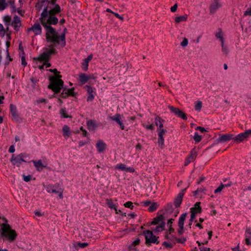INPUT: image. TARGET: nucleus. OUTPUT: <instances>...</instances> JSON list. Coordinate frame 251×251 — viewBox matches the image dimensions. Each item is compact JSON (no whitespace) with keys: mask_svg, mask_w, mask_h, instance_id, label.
Returning <instances> with one entry per match:
<instances>
[{"mask_svg":"<svg viewBox=\"0 0 251 251\" xmlns=\"http://www.w3.org/2000/svg\"><path fill=\"white\" fill-rule=\"evenodd\" d=\"M58 22V20L56 17L49 15L47 20L45 21V24L43 25V26L47 31L46 33L47 42H55L56 44L58 43L59 37L58 33L50 26V25H56Z\"/></svg>","mask_w":251,"mask_h":251,"instance_id":"1","label":"nucleus"},{"mask_svg":"<svg viewBox=\"0 0 251 251\" xmlns=\"http://www.w3.org/2000/svg\"><path fill=\"white\" fill-rule=\"evenodd\" d=\"M50 81V84L48 85V88L51 90L55 93H59L60 90L63 88L64 82L61 79H57V78L50 76L49 78Z\"/></svg>","mask_w":251,"mask_h":251,"instance_id":"2","label":"nucleus"},{"mask_svg":"<svg viewBox=\"0 0 251 251\" xmlns=\"http://www.w3.org/2000/svg\"><path fill=\"white\" fill-rule=\"evenodd\" d=\"M0 227L2 230V235H17L16 231L6 223L0 224Z\"/></svg>","mask_w":251,"mask_h":251,"instance_id":"3","label":"nucleus"},{"mask_svg":"<svg viewBox=\"0 0 251 251\" xmlns=\"http://www.w3.org/2000/svg\"><path fill=\"white\" fill-rule=\"evenodd\" d=\"M25 153H21L17 155L13 154L12 155V157L10 159V161L13 165L19 167L23 162H26L24 160V158H25Z\"/></svg>","mask_w":251,"mask_h":251,"instance_id":"4","label":"nucleus"},{"mask_svg":"<svg viewBox=\"0 0 251 251\" xmlns=\"http://www.w3.org/2000/svg\"><path fill=\"white\" fill-rule=\"evenodd\" d=\"M197 151L195 148H194L190 151V154L186 158L184 162V166H187L191 162H194L197 156Z\"/></svg>","mask_w":251,"mask_h":251,"instance_id":"5","label":"nucleus"},{"mask_svg":"<svg viewBox=\"0 0 251 251\" xmlns=\"http://www.w3.org/2000/svg\"><path fill=\"white\" fill-rule=\"evenodd\" d=\"M187 213H183L181 215L180 217L179 218L178 222V228L177 229V233L179 235H181L183 234V230H184V222L186 219V217L187 216Z\"/></svg>","mask_w":251,"mask_h":251,"instance_id":"6","label":"nucleus"},{"mask_svg":"<svg viewBox=\"0 0 251 251\" xmlns=\"http://www.w3.org/2000/svg\"><path fill=\"white\" fill-rule=\"evenodd\" d=\"M169 108L172 112L174 113L178 117L181 118L184 120H187V118L186 114L179 108L175 107L173 106H169Z\"/></svg>","mask_w":251,"mask_h":251,"instance_id":"7","label":"nucleus"},{"mask_svg":"<svg viewBox=\"0 0 251 251\" xmlns=\"http://www.w3.org/2000/svg\"><path fill=\"white\" fill-rule=\"evenodd\" d=\"M165 218L163 215H157V216L154 218L150 224V225H162V223H165L164 221Z\"/></svg>","mask_w":251,"mask_h":251,"instance_id":"8","label":"nucleus"},{"mask_svg":"<svg viewBox=\"0 0 251 251\" xmlns=\"http://www.w3.org/2000/svg\"><path fill=\"white\" fill-rule=\"evenodd\" d=\"M249 135L248 131H246L245 132L239 134L236 137H234L233 140L236 143H239L243 141L245 139H247Z\"/></svg>","mask_w":251,"mask_h":251,"instance_id":"9","label":"nucleus"},{"mask_svg":"<svg viewBox=\"0 0 251 251\" xmlns=\"http://www.w3.org/2000/svg\"><path fill=\"white\" fill-rule=\"evenodd\" d=\"M222 6L220 0H213L210 6V12L211 14L214 13L216 11Z\"/></svg>","mask_w":251,"mask_h":251,"instance_id":"10","label":"nucleus"},{"mask_svg":"<svg viewBox=\"0 0 251 251\" xmlns=\"http://www.w3.org/2000/svg\"><path fill=\"white\" fill-rule=\"evenodd\" d=\"M185 189L182 190L175 198L174 201V205L176 208L180 207L182 201L183 197L184 195V191Z\"/></svg>","mask_w":251,"mask_h":251,"instance_id":"11","label":"nucleus"},{"mask_svg":"<svg viewBox=\"0 0 251 251\" xmlns=\"http://www.w3.org/2000/svg\"><path fill=\"white\" fill-rule=\"evenodd\" d=\"M110 119L112 121L116 122L120 126L121 128L123 130L124 129L125 126L123 123L121 115L119 114H116L113 117H110Z\"/></svg>","mask_w":251,"mask_h":251,"instance_id":"12","label":"nucleus"},{"mask_svg":"<svg viewBox=\"0 0 251 251\" xmlns=\"http://www.w3.org/2000/svg\"><path fill=\"white\" fill-rule=\"evenodd\" d=\"M116 169H119L126 172L133 173L135 172V169L132 167H126L124 164L121 163L117 165L115 167Z\"/></svg>","mask_w":251,"mask_h":251,"instance_id":"13","label":"nucleus"},{"mask_svg":"<svg viewBox=\"0 0 251 251\" xmlns=\"http://www.w3.org/2000/svg\"><path fill=\"white\" fill-rule=\"evenodd\" d=\"M28 30L32 31L36 35H40L42 32V28L39 23H35L31 28H29Z\"/></svg>","mask_w":251,"mask_h":251,"instance_id":"14","label":"nucleus"},{"mask_svg":"<svg viewBox=\"0 0 251 251\" xmlns=\"http://www.w3.org/2000/svg\"><path fill=\"white\" fill-rule=\"evenodd\" d=\"M49 16V14L48 11V7H46L43 9L41 14V17L40 18V21L42 25L45 24V21L47 20Z\"/></svg>","mask_w":251,"mask_h":251,"instance_id":"15","label":"nucleus"},{"mask_svg":"<svg viewBox=\"0 0 251 251\" xmlns=\"http://www.w3.org/2000/svg\"><path fill=\"white\" fill-rule=\"evenodd\" d=\"M233 135L232 134H224L219 137L217 141L218 142H225L231 139L233 140Z\"/></svg>","mask_w":251,"mask_h":251,"instance_id":"16","label":"nucleus"},{"mask_svg":"<svg viewBox=\"0 0 251 251\" xmlns=\"http://www.w3.org/2000/svg\"><path fill=\"white\" fill-rule=\"evenodd\" d=\"M33 163H34V166L35 167L37 170L38 171H41L42 170L43 168L47 167V163L45 164H43L41 160H39L38 161H32Z\"/></svg>","mask_w":251,"mask_h":251,"instance_id":"17","label":"nucleus"},{"mask_svg":"<svg viewBox=\"0 0 251 251\" xmlns=\"http://www.w3.org/2000/svg\"><path fill=\"white\" fill-rule=\"evenodd\" d=\"M21 25V24L20 18L17 16H14L13 21V26L15 30L18 31Z\"/></svg>","mask_w":251,"mask_h":251,"instance_id":"18","label":"nucleus"},{"mask_svg":"<svg viewBox=\"0 0 251 251\" xmlns=\"http://www.w3.org/2000/svg\"><path fill=\"white\" fill-rule=\"evenodd\" d=\"M165 223H162V225H155V227H151L154 234H158L160 232L163 231L165 229Z\"/></svg>","mask_w":251,"mask_h":251,"instance_id":"19","label":"nucleus"},{"mask_svg":"<svg viewBox=\"0 0 251 251\" xmlns=\"http://www.w3.org/2000/svg\"><path fill=\"white\" fill-rule=\"evenodd\" d=\"M52 44L49 46V49H47V52L49 53V55L50 56L51 54H55L56 51L55 49L54 48V46H57L59 44V39H58V43L56 44L55 42H51Z\"/></svg>","mask_w":251,"mask_h":251,"instance_id":"20","label":"nucleus"},{"mask_svg":"<svg viewBox=\"0 0 251 251\" xmlns=\"http://www.w3.org/2000/svg\"><path fill=\"white\" fill-rule=\"evenodd\" d=\"M88 243L87 242L81 243L79 242H75L73 244V246L75 250L77 251L80 248H85L88 246Z\"/></svg>","mask_w":251,"mask_h":251,"instance_id":"21","label":"nucleus"},{"mask_svg":"<svg viewBox=\"0 0 251 251\" xmlns=\"http://www.w3.org/2000/svg\"><path fill=\"white\" fill-rule=\"evenodd\" d=\"M79 81L82 84L85 83L89 79L91 78V76L85 74H80L79 75Z\"/></svg>","mask_w":251,"mask_h":251,"instance_id":"22","label":"nucleus"},{"mask_svg":"<svg viewBox=\"0 0 251 251\" xmlns=\"http://www.w3.org/2000/svg\"><path fill=\"white\" fill-rule=\"evenodd\" d=\"M146 243L148 245H150L152 243H156L157 242V238L156 236H145Z\"/></svg>","mask_w":251,"mask_h":251,"instance_id":"23","label":"nucleus"},{"mask_svg":"<svg viewBox=\"0 0 251 251\" xmlns=\"http://www.w3.org/2000/svg\"><path fill=\"white\" fill-rule=\"evenodd\" d=\"M96 147L98 149V151L100 152H101L105 150V147H106V144L102 141L99 140L98 141V142L96 144Z\"/></svg>","mask_w":251,"mask_h":251,"instance_id":"24","label":"nucleus"},{"mask_svg":"<svg viewBox=\"0 0 251 251\" xmlns=\"http://www.w3.org/2000/svg\"><path fill=\"white\" fill-rule=\"evenodd\" d=\"M61 9L59 5L55 4V7L49 11V14L51 16H54L56 14L59 13Z\"/></svg>","mask_w":251,"mask_h":251,"instance_id":"25","label":"nucleus"},{"mask_svg":"<svg viewBox=\"0 0 251 251\" xmlns=\"http://www.w3.org/2000/svg\"><path fill=\"white\" fill-rule=\"evenodd\" d=\"M50 59L49 53L46 51L43 52L37 58L40 61H48Z\"/></svg>","mask_w":251,"mask_h":251,"instance_id":"26","label":"nucleus"},{"mask_svg":"<svg viewBox=\"0 0 251 251\" xmlns=\"http://www.w3.org/2000/svg\"><path fill=\"white\" fill-rule=\"evenodd\" d=\"M87 125L89 129L95 130L97 126L96 122L93 120H89L87 122Z\"/></svg>","mask_w":251,"mask_h":251,"instance_id":"27","label":"nucleus"},{"mask_svg":"<svg viewBox=\"0 0 251 251\" xmlns=\"http://www.w3.org/2000/svg\"><path fill=\"white\" fill-rule=\"evenodd\" d=\"M164 122V120L161 119V118L159 116H156L155 118V123L156 126H159V128L161 129L163 128V122Z\"/></svg>","mask_w":251,"mask_h":251,"instance_id":"28","label":"nucleus"},{"mask_svg":"<svg viewBox=\"0 0 251 251\" xmlns=\"http://www.w3.org/2000/svg\"><path fill=\"white\" fill-rule=\"evenodd\" d=\"M187 19V15H184L183 16H178L175 18V21L176 24H179L181 22L186 21Z\"/></svg>","mask_w":251,"mask_h":251,"instance_id":"29","label":"nucleus"},{"mask_svg":"<svg viewBox=\"0 0 251 251\" xmlns=\"http://www.w3.org/2000/svg\"><path fill=\"white\" fill-rule=\"evenodd\" d=\"M10 111L13 117L18 118V115L17 113L16 107L12 104H10Z\"/></svg>","mask_w":251,"mask_h":251,"instance_id":"30","label":"nucleus"},{"mask_svg":"<svg viewBox=\"0 0 251 251\" xmlns=\"http://www.w3.org/2000/svg\"><path fill=\"white\" fill-rule=\"evenodd\" d=\"M67 29L65 28L64 30V33L59 37V39H60L61 43L60 44L62 47H64L66 45V41H65V32Z\"/></svg>","mask_w":251,"mask_h":251,"instance_id":"31","label":"nucleus"},{"mask_svg":"<svg viewBox=\"0 0 251 251\" xmlns=\"http://www.w3.org/2000/svg\"><path fill=\"white\" fill-rule=\"evenodd\" d=\"M200 202H197L195 204V206L194 207H192V208H195L194 212L196 213V215L197 213H201V208L200 206Z\"/></svg>","mask_w":251,"mask_h":251,"instance_id":"32","label":"nucleus"},{"mask_svg":"<svg viewBox=\"0 0 251 251\" xmlns=\"http://www.w3.org/2000/svg\"><path fill=\"white\" fill-rule=\"evenodd\" d=\"M64 136H70V128L67 125H64L62 128Z\"/></svg>","mask_w":251,"mask_h":251,"instance_id":"33","label":"nucleus"},{"mask_svg":"<svg viewBox=\"0 0 251 251\" xmlns=\"http://www.w3.org/2000/svg\"><path fill=\"white\" fill-rule=\"evenodd\" d=\"M158 205L156 202H153L149 207L148 210L150 212H153L158 208Z\"/></svg>","mask_w":251,"mask_h":251,"instance_id":"34","label":"nucleus"},{"mask_svg":"<svg viewBox=\"0 0 251 251\" xmlns=\"http://www.w3.org/2000/svg\"><path fill=\"white\" fill-rule=\"evenodd\" d=\"M186 241V238H184V236H179L178 238L176 237L175 243H184Z\"/></svg>","mask_w":251,"mask_h":251,"instance_id":"35","label":"nucleus"},{"mask_svg":"<svg viewBox=\"0 0 251 251\" xmlns=\"http://www.w3.org/2000/svg\"><path fill=\"white\" fill-rule=\"evenodd\" d=\"M7 6V4L6 3V0H0V10L5 9Z\"/></svg>","mask_w":251,"mask_h":251,"instance_id":"36","label":"nucleus"},{"mask_svg":"<svg viewBox=\"0 0 251 251\" xmlns=\"http://www.w3.org/2000/svg\"><path fill=\"white\" fill-rule=\"evenodd\" d=\"M54 186H50L47 188L48 191L50 193H57L59 192V189L58 190H56L55 188H54Z\"/></svg>","mask_w":251,"mask_h":251,"instance_id":"37","label":"nucleus"},{"mask_svg":"<svg viewBox=\"0 0 251 251\" xmlns=\"http://www.w3.org/2000/svg\"><path fill=\"white\" fill-rule=\"evenodd\" d=\"M74 89L75 88L74 87L66 90V89H64V90H66V93L67 94L68 96H75V93L74 92Z\"/></svg>","mask_w":251,"mask_h":251,"instance_id":"38","label":"nucleus"},{"mask_svg":"<svg viewBox=\"0 0 251 251\" xmlns=\"http://www.w3.org/2000/svg\"><path fill=\"white\" fill-rule=\"evenodd\" d=\"M106 203L108 206V207L111 209L115 208L116 206L113 203V201L111 199H106Z\"/></svg>","mask_w":251,"mask_h":251,"instance_id":"39","label":"nucleus"},{"mask_svg":"<svg viewBox=\"0 0 251 251\" xmlns=\"http://www.w3.org/2000/svg\"><path fill=\"white\" fill-rule=\"evenodd\" d=\"M202 107V102L201 101H197L195 105V110L200 111Z\"/></svg>","mask_w":251,"mask_h":251,"instance_id":"40","label":"nucleus"},{"mask_svg":"<svg viewBox=\"0 0 251 251\" xmlns=\"http://www.w3.org/2000/svg\"><path fill=\"white\" fill-rule=\"evenodd\" d=\"M216 37L220 39L221 43L224 42V38L222 36V32L221 29H219V32L216 33Z\"/></svg>","mask_w":251,"mask_h":251,"instance_id":"41","label":"nucleus"},{"mask_svg":"<svg viewBox=\"0 0 251 251\" xmlns=\"http://www.w3.org/2000/svg\"><path fill=\"white\" fill-rule=\"evenodd\" d=\"M194 139L196 143H199L201 140V136L199 135L198 133L196 132L195 133Z\"/></svg>","mask_w":251,"mask_h":251,"instance_id":"42","label":"nucleus"},{"mask_svg":"<svg viewBox=\"0 0 251 251\" xmlns=\"http://www.w3.org/2000/svg\"><path fill=\"white\" fill-rule=\"evenodd\" d=\"M191 210V218H190V221L191 222H192L193 220L195 218V217H196V213L194 212L195 211V208H191L190 209Z\"/></svg>","mask_w":251,"mask_h":251,"instance_id":"43","label":"nucleus"},{"mask_svg":"<svg viewBox=\"0 0 251 251\" xmlns=\"http://www.w3.org/2000/svg\"><path fill=\"white\" fill-rule=\"evenodd\" d=\"M157 131H158V136H163V135L166 132V130H165L163 128H161V129H158Z\"/></svg>","mask_w":251,"mask_h":251,"instance_id":"44","label":"nucleus"},{"mask_svg":"<svg viewBox=\"0 0 251 251\" xmlns=\"http://www.w3.org/2000/svg\"><path fill=\"white\" fill-rule=\"evenodd\" d=\"M222 43V47L223 51L226 54H227L228 52V48L226 46L224 45V42L221 43Z\"/></svg>","mask_w":251,"mask_h":251,"instance_id":"45","label":"nucleus"},{"mask_svg":"<svg viewBox=\"0 0 251 251\" xmlns=\"http://www.w3.org/2000/svg\"><path fill=\"white\" fill-rule=\"evenodd\" d=\"M225 185L223 183H221L220 186L215 190V193H218L221 192L223 189L224 188Z\"/></svg>","mask_w":251,"mask_h":251,"instance_id":"46","label":"nucleus"},{"mask_svg":"<svg viewBox=\"0 0 251 251\" xmlns=\"http://www.w3.org/2000/svg\"><path fill=\"white\" fill-rule=\"evenodd\" d=\"M60 113L61 114V115L65 118H67L68 117H71V116H69L67 115L66 110L64 109H61L60 110Z\"/></svg>","mask_w":251,"mask_h":251,"instance_id":"47","label":"nucleus"},{"mask_svg":"<svg viewBox=\"0 0 251 251\" xmlns=\"http://www.w3.org/2000/svg\"><path fill=\"white\" fill-rule=\"evenodd\" d=\"M158 142L159 145H161V148H162L164 143V139L163 136H158Z\"/></svg>","mask_w":251,"mask_h":251,"instance_id":"48","label":"nucleus"},{"mask_svg":"<svg viewBox=\"0 0 251 251\" xmlns=\"http://www.w3.org/2000/svg\"><path fill=\"white\" fill-rule=\"evenodd\" d=\"M132 202L131 201H127L124 204V206L126 207L129 208L131 209H133V206L132 205Z\"/></svg>","mask_w":251,"mask_h":251,"instance_id":"49","label":"nucleus"},{"mask_svg":"<svg viewBox=\"0 0 251 251\" xmlns=\"http://www.w3.org/2000/svg\"><path fill=\"white\" fill-rule=\"evenodd\" d=\"M88 64H89V63H88L87 62H86L85 60H84V61L82 63V68L84 71H87Z\"/></svg>","mask_w":251,"mask_h":251,"instance_id":"50","label":"nucleus"},{"mask_svg":"<svg viewBox=\"0 0 251 251\" xmlns=\"http://www.w3.org/2000/svg\"><path fill=\"white\" fill-rule=\"evenodd\" d=\"M188 43V40L186 38H184L182 41V42L181 43L180 45L182 47H185L187 46Z\"/></svg>","mask_w":251,"mask_h":251,"instance_id":"51","label":"nucleus"},{"mask_svg":"<svg viewBox=\"0 0 251 251\" xmlns=\"http://www.w3.org/2000/svg\"><path fill=\"white\" fill-rule=\"evenodd\" d=\"M140 240L138 239H136L135 241L132 242V243L130 245H129L128 246H135L137 245H138L140 243Z\"/></svg>","mask_w":251,"mask_h":251,"instance_id":"52","label":"nucleus"},{"mask_svg":"<svg viewBox=\"0 0 251 251\" xmlns=\"http://www.w3.org/2000/svg\"><path fill=\"white\" fill-rule=\"evenodd\" d=\"M3 20L6 23H10L11 20V17L9 16L6 15L4 17Z\"/></svg>","mask_w":251,"mask_h":251,"instance_id":"53","label":"nucleus"},{"mask_svg":"<svg viewBox=\"0 0 251 251\" xmlns=\"http://www.w3.org/2000/svg\"><path fill=\"white\" fill-rule=\"evenodd\" d=\"M210 239V237L208 238L207 240H205L203 241L200 242L199 241H197V243L199 244V246H200L201 244L205 245L206 244L208 243V240Z\"/></svg>","mask_w":251,"mask_h":251,"instance_id":"54","label":"nucleus"},{"mask_svg":"<svg viewBox=\"0 0 251 251\" xmlns=\"http://www.w3.org/2000/svg\"><path fill=\"white\" fill-rule=\"evenodd\" d=\"M21 60H22V64L24 66H25L27 64L26 62V61H25V54L23 55L21 57Z\"/></svg>","mask_w":251,"mask_h":251,"instance_id":"55","label":"nucleus"},{"mask_svg":"<svg viewBox=\"0 0 251 251\" xmlns=\"http://www.w3.org/2000/svg\"><path fill=\"white\" fill-rule=\"evenodd\" d=\"M6 240L8 241L9 242H12L15 240V236H5Z\"/></svg>","mask_w":251,"mask_h":251,"instance_id":"56","label":"nucleus"},{"mask_svg":"<svg viewBox=\"0 0 251 251\" xmlns=\"http://www.w3.org/2000/svg\"><path fill=\"white\" fill-rule=\"evenodd\" d=\"M245 242L247 245H250L251 244V236H247L245 239Z\"/></svg>","mask_w":251,"mask_h":251,"instance_id":"57","label":"nucleus"},{"mask_svg":"<svg viewBox=\"0 0 251 251\" xmlns=\"http://www.w3.org/2000/svg\"><path fill=\"white\" fill-rule=\"evenodd\" d=\"M145 234H147L149 235H153V230L151 228V230H147L144 231Z\"/></svg>","mask_w":251,"mask_h":251,"instance_id":"58","label":"nucleus"},{"mask_svg":"<svg viewBox=\"0 0 251 251\" xmlns=\"http://www.w3.org/2000/svg\"><path fill=\"white\" fill-rule=\"evenodd\" d=\"M112 14H114L115 15V16L116 17H117V18H118L119 19L122 20V21H123L124 20V18L123 17L120 16L119 14H118L117 13H115V12H112Z\"/></svg>","mask_w":251,"mask_h":251,"instance_id":"59","label":"nucleus"},{"mask_svg":"<svg viewBox=\"0 0 251 251\" xmlns=\"http://www.w3.org/2000/svg\"><path fill=\"white\" fill-rule=\"evenodd\" d=\"M244 15L251 16V7L245 12Z\"/></svg>","mask_w":251,"mask_h":251,"instance_id":"60","label":"nucleus"},{"mask_svg":"<svg viewBox=\"0 0 251 251\" xmlns=\"http://www.w3.org/2000/svg\"><path fill=\"white\" fill-rule=\"evenodd\" d=\"M31 176L30 175H28L27 176H24V180L25 182L29 181L31 180Z\"/></svg>","mask_w":251,"mask_h":251,"instance_id":"61","label":"nucleus"},{"mask_svg":"<svg viewBox=\"0 0 251 251\" xmlns=\"http://www.w3.org/2000/svg\"><path fill=\"white\" fill-rule=\"evenodd\" d=\"M128 248L129 251H139L135 246H128Z\"/></svg>","mask_w":251,"mask_h":251,"instance_id":"62","label":"nucleus"},{"mask_svg":"<svg viewBox=\"0 0 251 251\" xmlns=\"http://www.w3.org/2000/svg\"><path fill=\"white\" fill-rule=\"evenodd\" d=\"M94 99V96L92 93L89 94L87 98V101H92Z\"/></svg>","mask_w":251,"mask_h":251,"instance_id":"63","label":"nucleus"},{"mask_svg":"<svg viewBox=\"0 0 251 251\" xmlns=\"http://www.w3.org/2000/svg\"><path fill=\"white\" fill-rule=\"evenodd\" d=\"M65 90H64L62 93L60 95V97L65 99L67 98L68 96L67 95V94L66 92H64Z\"/></svg>","mask_w":251,"mask_h":251,"instance_id":"64","label":"nucleus"}]
</instances>
